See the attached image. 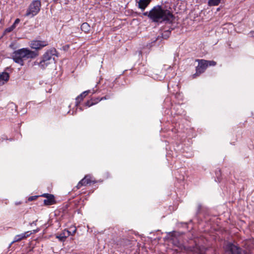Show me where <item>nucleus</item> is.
Returning a JSON list of instances; mask_svg holds the SVG:
<instances>
[{
	"label": "nucleus",
	"instance_id": "1",
	"mask_svg": "<svg viewBox=\"0 0 254 254\" xmlns=\"http://www.w3.org/2000/svg\"><path fill=\"white\" fill-rule=\"evenodd\" d=\"M175 19L172 12L167 9L163 8L162 5H157L151 9V17L150 20L152 22L161 23H172Z\"/></svg>",
	"mask_w": 254,
	"mask_h": 254
},
{
	"label": "nucleus",
	"instance_id": "2",
	"mask_svg": "<svg viewBox=\"0 0 254 254\" xmlns=\"http://www.w3.org/2000/svg\"><path fill=\"white\" fill-rule=\"evenodd\" d=\"M38 55V54L34 51H31L27 48H22L13 52L12 59L17 64L23 65V61L28 59H34Z\"/></svg>",
	"mask_w": 254,
	"mask_h": 254
},
{
	"label": "nucleus",
	"instance_id": "3",
	"mask_svg": "<svg viewBox=\"0 0 254 254\" xmlns=\"http://www.w3.org/2000/svg\"><path fill=\"white\" fill-rule=\"evenodd\" d=\"M57 51L55 48L47 50L42 56L41 60L34 62L35 65H38L42 69H45L50 64L55 62L54 56L57 57Z\"/></svg>",
	"mask_w": 254,
	"mask_h": 254
},
{
	"label": "nucleus",
	"instance_id": "4",
	"mask_svg": "<svg viewBox=\"0 0 254 254\" xmlns=\"http://www.w3.org/2000/svg\"><path fill=\"white\" fill-rule=\"evenodd\" d=\"M41 6V0H33L26 9L24 16L29 18L34 17L40 11Z\"/></svg>",
	"mask_w": 254,
	"mask_h": 254
},
{
	"label": "nucleus",
	"instance_id": "5",
	"mask_svg": "<svg viewBox=\"0 0 254 254\" xmlns=\"http://www.w3.org/2000/svg\"><path fill=\"white\" fill-rule=\"evenodd\" d=\"M196 62L198 63V65L196 67V72L193 75V77H195L204 72L207 67L206 64V60L197 59Z\"/></svg>",
	"mask_w": 254,
	"mask_h": 254
},
{
	"label": "nucleus",
	"instance_id": "6",
	"mask_svg": "<svg viewBox=\"0 0 254 254\" xmlns=\"http://www.w3.org/2000/svg\"><path fill=\"white\" fill-rule=\"evenodd\" d=\"M225 252L226 254H241V249L232 243L226 246Z\"/></svg>",
	"mask_w": 254,
	"mask_h": 254
},
{
	"label": "nucleus",
	"instance_id": "7",
	"mask_svg": "<svg viewBox=\"0 0 254 254\" xmlns=\"http://www.w3.org/2000/svg\"><path fill=\"white\" fill-rule=\"evenodd\" d=\"M48 45V43L46 41L33 40L31 42L30 47L32 49L38 50Z\"/></svg>",
	"mask_w": 254,
	"mask_h": 254
},
{
	"label": "nucleus",
	"instance_id": "8",
	"mask_svg": "<svg viewBox=\"0 0 254 254\" xmlns=\"http://www.w3.org/2000/svg\"><path fill=\"white\" fill-rule=\"evenodd\" d=\"M96 181L91 180V177L89 175H86L83 179H82L76 186L77 189H80L82 186H86L87 185L90 184L91 183H96Z\"/></svg>",
	"mask_w": 254,
	"mask_h": 254
},
{
	"label": "nucleus",
	"instance_id": "9",
	"mask_svg": "<svg viewBox=\"0 0 254 254\" xmlns=\"http://www.w3.org/2000/svg\"><path fill=\"white\" fill-rule=\"evenodd\" d=\"M71 234V232L64 229L61 233L57 234L56 235V238L58 239L61 242H64L66 238Z\"/></svg>",
	"mask_w": 254,
	"mask_h": 254
},
{
	"label": "nucleus",
	"instance_id": "10",
	"mask_svg": "<svg viewBox=\"0 0 254 254\" xmlns=\"http://www.w3.org/2000/svg\"><path fill=\"white\" fill-rule=\"evenodd\" d=\"M151 1V0H139L138 1L136 0V2L138 3V7L143 11L148 6Z\"/></svg>",
	"mask_w": 254,
	"mask_h": 254
},
{
	"label": "nucleus",
	"instance_id": "11",
	"mask_svg": "<svg viewBox=\"0 0 254 254\" xmlns=\"http://www.w3.org/2000/svg\"><path fill=\"white\" fill-rule=\"evenodd\" d=\"M32 233L30 232L29 231H27L21 234L17 235L15 237L14 240L12 243L19 242L24 239L26 238L27 237L29 236Z\"/></svg>",
	"mask_w": 254,
	"mask_h": 254
},
{
	"label": "nucleus",
	"instance_id": "12",
	"mask_svg": "<svg viewBox=\"0 0 254 254\" xmlns=\"http://www.w3.org/2000/svg\"><path fill=\"white\" fill-rule=\"evenodd\" d=\"M9 78V74L6 72H3L0 74V84H3Z\"/></svg>",
	"mask_w": 254,
	"mask_h": 254
},
{
	"label": "nucleus",
	"instance_id": "13",
	"mask_svg": "<svg viewBox=\"0 0 254 254\" xmlns=\"http://www.w3.org/2000/svg\"><path fill=\"white\" fill-rule=\"evenodd\" d=\"M55 203H56V200L53 194L49 195V196L44 200V204L45 205H51Z\"/></svg>",
	"mask_w": 254,
	"mask_h": 254
},
{
	"label": "nucleus",
	"instance_id": "14",
	"mask_svg": "<svg viewBox=\"0 0 254 254\" xmlns=\"http://www.w3.org/2000/svg\"><path fill=\"white\" fill-rule=\"evenodd\" d=\"M90 90H86L83 92L81 94L78 95L76 98V105H77L80 102L83 100L84 98H85L90 92Z\"/></svg>",
	"mask_w": 254,
	"mask_h": 254
},
{
	"label": "nucleus",
	"instance_id": "15",
	"mask_svg": "<svg viewBox=\"0 0 254 254\" xmlns=\"http://www.w3.org/2000/svg\"><path fill=\"white\" fill-rule=\"evenodd\" d=\"M81 30L86 33H88L90 30V26L87 22H84L81 25Z\"/></svg>",
	"mask_w": 254,
	"mask_h": 254
},
{
	"label": "nucleus",
	"instance_id": "16",
	"mask_svg": "<svg viewBox=\"0 0 254 254\" xmlns=\"http://www.w3.org/2000/svg\"><path fill=\"white\" fill-rule=\"evenodd\" d=\"M221 0H209L208 5L209 6H217L220 3Z\"/></svg>",
	"mask_w": 254,
	"mask_h": 254
},
{
	"label": "nucleus",
	"instance_id": "17",
	"mask_svg": "<svg viewBox=\"0 0 254 254\" xmlns=\"http://www.w3.org/2000/svg\"><path fill=\"white\" fill-rule=\"evenodd\" d=\"M171 30H166L162 34V37L163 39H167L168 37H169L171 34Z\"/></svg>",
	"mask_w": 254,
	"mask_h": 254
},
{
	"label": "nucleus",
	"instance_id": "18",
	"mask_svg": "<svg viewBox=\"0 0 254 254\" xmlns=\"http://www.w3.org/2000/svg\"><path fill=\"white\" fill-rule=\"evenodd\" d=\"M206 64H207V67L208 66H215L216 64V62L213 61L206 60Z\"/></svg>",
	"mask_w": 254,
	"mask_h": 254
},
{
	"label": "nucleus",
	"instance_id": "19",
	"mask_svg": "<svg viewBox=\"0 0 254 254\" xmlns=\"http://www.w3.org/2000/svg\"><path fill=\"white\" fill-rule=\"evenodd\" d=\"M95 105V104L93 102V101L91 99L90 100H88L86 103H85V105L87 107H91L93 105Z\"/></svg>",
	"mask_w": 254,
	"mask_h": 254
},
{
	"label": "nucleus",
	"instance_id": "20",
	"mask_svg": "<svg viewBox=\"0 0 254 254\" xmlns=\"http://www.w3.org/2000/svg\"><path fill=\"white\" fill-rule=\"evenodd\" d=\"M144 16H146L148 17V18L150 20V17H151V9L149 11H146L143 13L142 14Z\"/></svg>",
	"mask_w": 254,
	"mask_h": 254
},
{
	"label": "nucleus",
	"instance_id": "21",
	"mask_svg": "<svg viewBox=\"0 0 254 254\" xmlns=\"http://www.w3.org/2000/svg\"><path fill=\"white\" fill-rule=\"evenodd\" d=\"M14 26H11L10 27L6 28L5 30V32H7V33H9V32H11L12 31H13L14 29Z\"/></svg>",
	"mask_w": 254,
	"mask_h": 254
},
{
	"label": "nucleus",
	"instance_id": "22",
	"mask_svg": "<svg viewBox=\"0 0 254 254\" xmlns=\"http://www.w3.org/2000/svg\"><path fill=\"white\" fill-rule=\"evenodd\" d=\"M93 101L95 105L98 103L99 102L101 101L100 98H96L91 99Z\"/></svg>",
	"mask_w": 254,
	"mask_h": 254
},
{
	"label": "nucleus",
	"instance_id": "23",
	"mask_svg": "<svg viewBox=\"0 0 254 254\" xmlns=\"http://www.w3.org/2000/svg\"><path fill=\"white\" fill-rule=\"evenodd\" d=\"M20 20L18 18L16 19L12 26H14V28H15L16 24H18Z\"/></svg>",
	"mask_w": 254,
	"mask_h": 254
},
{
	"label": "nucleus",
	"instance_id": "24",
	"mask_svg": "<svg viewBox=\"0 0 254 254\" xmlns=\"http://www.w3.org/2000/svg\"><path fill=\"white\" fill-rule=\"evenodd\" d=\"M52 194L49 193H44L41 196L44 197H46V198L49 196V195H51Z\"/></svg>",
	"mask_w": 254,
	"mask_h": 254
},
{
	"label": "nucleus",
	"instance_id": "25",
	"mask_svg": "<svg viewBox=\"0 0 254 254\" xmlns=\"http://www.w3.org/2000/svg\"><path fill=\"white\" fill-rule=\"evenodd\" d=\"M109 96H105L103 97H102V98H101L100 99V100L102 101V100H103L108 99H109Z\"/></svg>",
	"mask_w": 254,
	"mask_h": 254
},
{
	"label": "nucleus",
	"instance_id": "26",
	"mask_svg": "<svg viewBox=\"0 0 254 254\" xmlns=\"http://www.w3.org/2000/svg\"><path fill=\"white\" fill-rule=\"evenodd\" d=\"M76 231V228H74V229L73 230V231H72V232H71V234L70 235H73L75 232Z\"/></svg>",
	"mask_w": 254,
	"mask_h": 254
},
{
	"label": "nucleus",
	"instance_id": "27",
	"mask_svg": "<svg viewBox=\"0 0 254 254\" xmlns=\"http://www.w3.org/2000/svg\"><path fill=\"white\" fill-rule=\"evenodd\" d=\"M201 209V205L200 204H198L197 206V211L199 212Z\"/></svg>",
	"mask_w": 254,
	"mask_h": 254
},
{
	"label": "nucleus",
	"instance_id": "28",
	"mask_svg": "<svg viewBox=\"0 0 254 254\" xmlns=\"http://www.w3.org/2000/svg\"><path fill=\"white\" fill-rule=\"evenodd\" d=\"M37 220H36V221H33L32 223H30V225H36V222H37Z\"/></svg>",
	"mask_w": 254,
	"mask_h": 254
},
{
	"label": "nucleus",
	"instance_id": "29",
	"mask_svg": "<svg viewBox=\"0 0 254 254\" xmlns=\"http://www.w3.org/2000/svg\"><path fill=\"white\" fill-rule=\"evenodd\" d=\"M34 197H35V196H32V197H29V199H29V200H33V199H34Z\"/></svg>",
	"mask_w": 254,
	"mask_h": 254
},
{
	"label": "nucleus",
	"instance_id": "30",
	"mask_svg": "<svg viewBox=\"0 0 254 254\" xmlns=\"http://www.w3.org/2000/svg\"><path fill=\"white\" fill-rule=\"evenodd\" d=\"M38 232V230H34L33 231V233H36V232Z\"/></svg>",
	"mask_w": 254,
	"mask_h": 254
},
{
	"label": "nucleus",
	"instance_id": "31",
	"mask_svg": "<svg viewBox=\"0 0 254 254\" xmlns=\"http://www.w3.org/2000/svg\"><path fill=\"white\" fill-rule=\"evenodd\" d=\"M55 1H58V0H54Z\"/></svg>",
	"mask_w": 254,
	"mask_h": 254
}]
</instances>
